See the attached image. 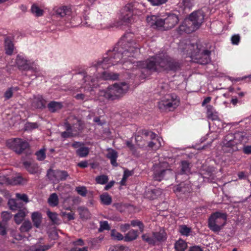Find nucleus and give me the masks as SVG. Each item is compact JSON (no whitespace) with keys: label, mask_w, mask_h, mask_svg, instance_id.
I'll return each instance as SVG.
<instances>
[{"label":"nucleus","mask_w":251,"mask_h":251,"mask_svg":"<svg viewBox=\"0 0 251 251\" xmlns=\"http://www.w3.org/2000/svg\"><path fill=\"white\" fill-rule=\"evenodd\" d=\"M133 38L132 33H126L112 50L107 51L106 56L94 64L95 68L105 70L120 63L124 69H132V75L141 79L152 72L176 73L181 70L182 61L171 57L166 52H159L145 61L136 62L133 58L139 54L140 46Z\"/></svg>","instance_id":"nucleus-1"},{"label":"nucleus","mask_w":251,"mask_h":251,"mask_svg":"<svg viewBox=\"0 0 251 251\" xmlns=\"http://www.w3.org/2000/svg\"><path fill=\"white\" fill-rule=\"evenodd\" d=\"M167 87L166 84L158 86V88L162 89L159 92L160 95H164L158 102V107L161 111H172L179 104V99L176 94L174 93L165 94L164 89Z\"/></svg>","instance_id":"nucleus-2"},{"label":"nucleus","mask_w":251,"mask_h":251,"mask_svg":"<svg viewBox=\"0 0 251 251\" xmlns=\"http://www.w3.org/2000/svg\"><path fill=\"white\" fill-rule=\"evenodd\" d=\"M128 89V85L125 82L119 84L115 83L105 90H100L98 95L99 97H103L107 100H114L123 96Z\"/></svg>","instance_id":"nucleus-3"},{"label":"nucleus","mask_w":251,"mask_h":251,"mask_svg":"<svg viewBox=\"0 0 251 251\" xmlns=\"http://www.w3.org/2000/svg\"><path fill=\"white\" fill-rule=\"evenodd\" d=\"M242 133H228L226 135L222 142V149L224 152L232 153L238 150V145L243 140Z\"/></svg>","instance_id":"nucleus-4"},{"label":"nucleus","mask_w":251,"mask_h":251,"mask_svg":"<svg viewBox=\"0 0 251 251\" xmlns=\"http://www.w3.org/2000/svg\"><path fill=\"white\" fill-rule=\"evenodd\" d=\"M227 215L225 213L216 211L209 216L207 226L209 229L215 233H218L226 224Z\"/></svg>","instance_id":"nucleus-5"},{"label":"nucleus","mask_w":251,"mask_h":251,"mask_svg":"<svg viewBox=\"0 0 251 251\" xmlns=\"http://www.w3.org/2000/svg\"><path fill=\"white\" fill-rule=\"evenodd\" d=\"M66 131L62 132L61 136L63 138H68L78 136L82 132L84 125L82 121L76 118H74V122L72 125L68 122L64 124Z\"/></svg>","instance_id":"nucleus-6"},{"label":"nucleus","mask_w":251,"mask_h":251,"mask_svg":"<svg viewBox=\"0 0 251 251\" xmlns=\"http://www.w3.org/2000/svg\"><path fill=\"white\" fill-rule=\"evenodd\" d=\"M15 64L20 71H31L33 74L29 75V77L31 79H34L39 75L38 69L33 67V64L27 60L24 55H17Z\"/></svg>","instance_id":"nucleus-7"},{"label":"nucleus","mask_w":251,"mask_h":251,"mask_svg":"<svg viewBox=\"0 0 251 251\" xmlns=\"http://www.w3.org/2000/svg\"><path fill=\"white\" fill-rule=\"evenodd\" d=\"M140 6L141 4L139 3H127L123 9L122 20L128 24L133 22V16L141 15L142 13V11L140 9Z\"/></svg>","instance_id":"nucleus-8"},{"label":"nucleus","mask_w":251,"mask_h":251,"mask_svg":"<svg viewBox=\"0 0 251 251\" xmlns=\"http://www.w3.org/2000/svg\"><path fill=\"white\" fill-rule=\"evenodd\" d=\"M189 46L191 50L189 54L197 60L198 63L205 65L210 62L211 51L208 50H203L201 52V50L197 44H191Z\"/></svg>","instance_id":"nucleus-9"},{"label":"nucleus","mask_w":251,"mask_h":251,"mask_svg":"<svg viewBox=\"0 0 251 251\" xmlns=\"http://www.w3.org/2000/svg\"><path fill=\"white\" fill-rule=\"evenodd\" d=\"M9 208L12 211H18V213L14 215L15 223L19 225L24 220L27 213L26 209L24 207L22 202L14 199H10L8 201Z\"/></svg>","instance_id":"nucleus-10"},{"label":"nucleus","mask_w":251,"mask_h":251,"mask_svg":"<svg viewBox=\"0 0 251 251\" xmlns=\"http://www.w3.org/2000/svg\"><path fill=\"white\" fill-rule=\"evenodd\" d=\"M6 145L9 149L18 154H22L24 151L29 148V145L27 141L19 138L7 140Z\"/></svg>","instance_id":"nucleus-11"},{"label":"nucleus","mask_w":251,"mask_h":251,"mask_svg":"<svg viewBox=\"0 0 251 251\" xmlns=\"http://www.w3.org/2000/svg\"><path fill=\"white\" fill-rule=\"evenodd\" d=\"M47 176L50 180L58 183L60 181L65 180L69 175L66 171L50 169L47 171Z\"/></svg>","instance_id":"nucleus-12"},{"label":"nucleus","mask_w":251,"mask_h":251,"mask_svg":"<svg viewBox=\"0 0 251 251\" xmlns=\"http://www.w3.org/2000/svg\"><path fill=\"white\" fill-rule=\"evenodd\" d=\"M192 165L187 160H182L180 162L177 171L176 173V179L178 182L180 181V176L185 175V178H188V175L191 174V167Z\"/></svg>","instance_id":"nucleus-13"},{"label":"nucleus","mask_w":251,"mask_h":251,"mask_svg":"<svg viewBox=\"0 0 251 251\" xmlns=\"http://www.w3.org/2000/svg\"><path fill=\"white\" fill-rule=\"evenodd\" d=\"M204 13L201 10L195 11L192 12L187 19L193 23V26L198 29L203 23L204 18Z\"/></svg>","instance_id":"nucleus-14"},{"label":"nucleus","mask_w":251,"mask_h":251,"mask_svg":"<svg viewBox=\"0 0 251 251\" xmlns=\"http://www.w3.org/2000/svg\"><path fill=\"white\" fill-rule=\"evenodd\" d=\"M193 23H191L190 20L185 19L183 22L179 26L177 31L180 34L183 33L189 34L197 30Z\"/></svg>","instance_id":"nucleus-15"},{"label":"nucleus","mask_w":251,"mask_h":251,"mask_svg":"<svg viewBox=\"0 0 251 251\" xmlns=\"http://www.w3.org/2000/svg\"><path fill=\"white\" fill-rule=\"evenodd\" d=\"M178 16L173 13H170L165 19V30L173 28L178 22Z\"/></svg>","instance_id":"nucleus-16"},{"label":"nucleus","mask_w":251,"mask_h":251,"mask_svg":"<svg viewBox=\"0 0 251 251\" xmlns=\"http://www.w3.org/2000/svg\"><path fill=\"white\" fill-rule=\"evenodd\" d=\"M192 190L191 185L190 181H182L176 185L174 188V192L176 193L185 194L190 193Z\"/></svg>","instance_id":"nucleus-17"},{"label":"nucleus","mask_w":251,"mask_h":251,"mask_svg":"<svg viewBox=\"0 0 251 251\" xmlns=\"http://www.w3.org/2000/svg\"><path fill=\"white\" fill-rule=\"evenodd\" d=\"M23 164L25 168L29 174L33 175L39 173L38 164L34 161H25Z\"/></svg>","instance_id":"nucleus-18"},{"label":"nucleus","mask_w":251,"mask_h":251,"mask_svg":"<svg viewBox=\"0 0 251 251\" xmlns=\"http://www.w3.org/2000/svg\"><path fill=\"white\" fill-rule=\"evenodd\" d=\"M51 246L50 245H41L36 243L30 246L27 247L25 251H47L51 248Z\"/></svg>","instance_id":"nucleus-19"},{"label":"nucleus","mask_w":251,"mask_h":251,"mask_svg":"<svg viewBox=\"0 0 251 251\" xmlns=\"http://www.w3.org/2000/svg\"><path fill=\"white\" fill-rule=\"evenodd\" d=\"M206 108V115L208 119L212 121H216L219 119L218 113L216 111L214 107L211 105H207Z\"/></svg>","instance_id":"nucleus-20"},{"label":"nucleus","mask_w":251,"mask_h":251,"mask_svg":"<svg viewBox=\"0 0 251 251\" xmlns=\"http://www.w3.org/2000/svg\"><path fill=\"white\" fill-rule=\"evenodd\" d=\"M56 14L60 17H63L66 16H70L72 13V10L70 6H61L55 10Z\"/></svg>","instance_id":"nucleus-21"},{"label":"nucleus","mask_w":251,"mask_h":251,"mask_svg":"<svg viewBox=\"0 0 251 251\" xmlns=\"http://www.w3.org/2000/svg\"><path fill=\"white\" fill-rule=\"evenodd\" d=\"M152 236L155 240V244L156 242H163L167 239L166 233L163 230H160L158 232H153Z\"/></svg>","instance_id":"nucleus-22"},{"label":"nucleus","mask_w":251,"mask_h":251,"mask_svg":"<svg viewBox=\"0 0 251 251\" xmlns=\"http://www.w3.org/2000/svg\"><path fill=\"white\" fill-rule=\"evenodd\" d=\"M170 173L171 171L169 170H155L154 172L153 177L154 180L161 181L164 178L167 174Z\"/></svg>","instance_id":"nucleus-23"},{"label":"nucleus","mask_w":251,"mask_h":251,"mask_svg":"<svg viewBox=\"0 0 251 251\" xmlns=\"http://www.w3.org/2000/svg\"><path fill=\"white\" fill-rule=\"evenodd\" d=\"M139 233L137 230L132 229L130 230L124 236L125 242H131L136 240L139 236Z\"/></svg>","instance_id":"nucleus-24"},{"label":"nucleus","mask_w":251,"mask_h":251,"mask_svg":"<svg viewBox=\"0 0 251 251\" xmlns=\"http://www.w3.org/2000/svg\"><path fill=\"white\" fill-rule=\"evenodd\" d=\"M106 157L110 160V163L113 166L117 167L118 166L117 163L118 153L116 151L113 149L110 150L106 155Z\"/></svg>","instance_id":"nucleus-25"},{"label":"nucleus","mask_w":251,"mask_h":251,"mask_svg":"<svg viewBox=\"0 0 251 251\" xmlns=\"http://www.w3.org/2000/svg\"><path fill=\"white\" fill-rule=\"evenodd\" d=\"M62 106L63 105L61 102L55 101H50L48 104V108L49 111L52 113L55 112L57 110L61 109Z\"/></svg>","instance_id":"nucleus-26"},{"label":"nucleus","mask_w":251,"mask_h":251,"mask_svg":"<svg viewBox=\"0 0 251 251\" xmlns=\"http://www.w3.org/2000/svg\"><path fill=\"white\" fill-rule=\"evenodd\" d=\"M187 248V243L180 238L176 241L174 245V248L176 251H184Z\"/></svg>","instance_id":"nucleus-27"},{"label":"nucleus","mask_w":251,"mask_h":251,"mask_svg":"<svg viewBox=\"0 0 251 251\" xmlns=\"http://www.w3.org/2000/svg\"><path fill=\"white\" fill-rule=\"evenodd\" d=\"M31 219L34 226L36 227H39L42 222V215L40 212H34L31 215Z\"/></svg>","instance_id":"nucleus-28"},{"label":"nucleus","mask_w":251,"mask_h":251,"mask_svg":"<svg viewBox=\"0 0 251 251\" xmlns=\"http://www.w3.org/2000/svg\"><path fill=\"white\" fill-rule=\"evenodd\" d=\"M14 50V45L12 41L9 38H6L5 39V53L10 55L13 53Z\"/></svg>","instance_id":"nucleus-29"},{"label":"nucleus","mask_w":251,"mask_h":251,"mask_svg":"<svg viewBox=\"0 0 251 251\" xmlns=\"http://www.w3.org/2000/svg\"><path fill=\"white\" fill-rule=\"evenodd\" d=\"M46 101L42 98L35 99L32 103V107L35 108H43L45 107Z\"/></svg>","instance_id":"nucleus-30"},{"label":"nucleus","mask_w":251,"mask_h":251,"mask_svg":"<svg viewBox=\"0 0 251 251\" xmlns=\"http://www.w3.org/2000/svg\"><path fill=\"white\" fill-rule=\"evenodd\" d=\"M119 75L118 73H113L104 71L102 73V77L105 80H117L119 78Z\"/></svg>","instance_id":"nucleus-31"},{"label":"nucleus","mask_w":251,"mask_h":251,"mask_svg":"<svg viewBox=\"0 0 251 251\" xmlns=\"http://www.w3.org/2000/svg\"><path fill=\"white\" fill-rule=\"evenodd\" d=\"M48 202L50 206L54 207L57 206L59 203V199L57 195L54 193L50 195Z\"/></svg>","instance_id":"nucleus-32"},{"label":"nucleus","mask_w":251,"mask_h":251,"mask_svg":"<svg viewBox=\"0 0 251 251\" xmlns=\"http://www.w3.org/2000/svg\"><path fill=\"white\" fill-rule=\"evenodd\" d=\"M89 153V149L84 145L76 151V154L80 157H85Z\"/></svg>","instance_id":"nucleus-33"},{"label":"nucleus","mask_w":251,"mask_h":251,"mask_svg":"<svg viewBox=\"0 0 251 251\" xmlns=\"http://www.w3.org/2000/svg\"><path fill=\"white\" fill-rule=\"evenodd\" d=\"M31 11L36 17H41L43 15L44 11L41 9L37 4L34 3L31 7Z\"/></svg>","instance_id":"nucleus-34"},{"label":"nucleus","mask_w":251,"mask_h":251,"mask_svg":"<svg viewBox=\"0 0 251 251\" xmlns=\"http://www.w3.org/2000/svg\"><path fill=\"white\" fill-rule=\"evenodd\" d=\"M178 231L182 235L188 236L192 232V229L186 225H182L179 226Z\"/></svg>","instance_id":"nucleus-35"},{"label":"nucleus","mask_w":251,"mask_h":251,"mask_svg":"<svg viewBox=\"0 0 251 251\" xmlns=\"http://www.w3.org/2000/svg\"><path fill=\"white\" fill-rule=\"evenodd\" d=\"M100 200L101 202L105 205H109L112 202V198L107 193L101 194L100 196Z\"/></svg>","instance_id":"nucleus-36"},{"label":"nucleus","mask_w":251,"mask_h":251,"mask_svg":"<svg viewBox=\"0 0 251 251\" xmlns=\"http://www.w3.org/2000/svg\"><path fill=\"white\" fill-rule=\"evenodd\" d=\"M47 214L53 224L57 225L59 224V219L56 213L48 211Z\"/></svg>","instance_id":"nucleus-37"},{"label":"nucleus","mask_w":251,"mask_h":251,"mask_svg":"<svg viewBox=\"0 0 251 251\" xmlns=\"http://www.w3.org/2000/svg\"><path fill=\"white\" fill-rule=\"evenodd\" d=\"M130 225L133 227H138L141 232H143L144 230L145 225L142 221L139 220H131Z\"/></svg>","instance_id":"nucleus-38"},{"label":"nucleus","mask_w":251,"mask_h":251,"mask_svg":"<svg viewBox=\"0 0 251 251\" xmlns=\"http://www.w3.org/2000/svg\"><path fill=\"white\" fill-rule=\"evenodd\" d=\"M141 238L142 240L147 243L150 245H155V240L153 239V237H151L149 233L143 234Z\"/></svg>","instance_id":"nucleus-39"},{"label":"nucleus","mask_w":251,"mask_h":251,"mask_svg":"<svg viewBox=\"0 0 251 251\" xmlns=\"http://www.w3.org/2000/svg\"><path fill=\"white\" fill-rule=\"evenodd\" d=\"M32 228V224L29 221H25L22 225L20 229L22 232H28Z\"/></svg>","instance_id":"nucleus-40"},{"label":"nucleus","mask_w":251,"mask_h":251,"mask_svg":"<svg viewBox=\"0 0 251 251\" xmlns=\"http://www.w3.org/2000/svg\"><path fill=\"white\" fill-rule=\"evenodd\" d=\"M108 181V177L107 176L102 175L98 176L96 177V181L100 184H105Z\"/></svg>","instance_id":"nucleus-41"},{"label":"nucleus","mask_w":251,"mask_h":251,"mask_svg":"<svg viewBox=\"0 0 251 251\" xmlns=\"http://www.w3.org/2000/svg\"><path fill=\"white\" fill-rule=\"evenodd\" d=\"M109 251H130V250L128 247L122 245L110 247Z\"/></svg>","instance_id":"nucleus-42"},{"label":"nucleus","mask_w":251,"mask_h":251,"mask_svg":"<svg viewBox=\"0 0 251 251\" xmlns=\"http://www.w3.org/2000/svg\"><path fill=\"white\" fill-rule=\"evenodd\" d=\"M77 193L82 197H86L87 194V190L85 186H78L75 188Z\"/></svg>","instance_id":"nucleus-43"},{"label":"nucleus","mask_w":251,"mask_h":251,"mask_svg":"<svg viewBox=\"0 0 251 251\" xmlns=\"http://www.w3.org/2000/svg\"><path fill=\"white\" fill-rule=\"evenodd\" d=\"M35 155L37 156V159L39 161L44 160L46 157V153L45 149H41L39 151H37L35 153Z\"/></svg>","instance_id":"nucleus-44"},{"label":"nucleus","mask_w":251,"mask_h":251,"mask_svg":"<svg viewBox=\"0 0 251 251\" xmlns=\"http://www.w3.org/2000/svg\"><path fill=\"white\" fill-rule=\"evenodd\" d=\"M2 221L1 222L6 223L12 217V215L10 212L3 211L1 215Z\"/></svg>","instance_id":"nucleus-45"},{"label":"nucleus","mask_w":251,"mask_h":251,"mask_svg":"<svg viewBox=\"0 0 251 251\" xmlns=\"http://www.w3.org/2000/svg\"><path fill=\"white\" fill-rule=\"evenodd\" d=\"M16 90L15 88H9L4 93V97L5 100H9L13 96V90Z\"/></svg>","instance_id":"nucleus-46"},{"label":"nucleus","mask_w":251,"mask_h":251,"mask_svg":"<svg viewBox=\"0 0 251 251\" xmlns=\"http://www.w3.org/2000/svg\"><path fill=\"white\" fill-rule=\"evenodd\" d=\"M7 223L0 222V235L5 236L7 234Z\"/></svg>","instance_id":"nucleus-47"},{"label":"nucleus","mask_w":251,"mask_h":251,"mask_svg":"<svg viewBox=\"0 0 251 251\" xmlns=\"http://www.w3.org/2000/svg\"><path fill=\"white\" fill-rule=\"evenodd\" d=\"M158 18V17L155 15H151L147 17V21L151 26H153L157 22Z\"/></svg>","instance_id":"nucleus-48"},{"label":"nucleus","mask_w":251,"mask_h":251,"mask_svg":"<svg viewBox=\"0 0 251 251\" xmlns=\"http://www.w3.org/2000/svg\"><path fill=\"white\" fill-rule=\"evenodd\" d=\"M110 226L108 225L107 221L101 222L100 223V227L99 229L100 232L104 230H109Z\"/></svg>","instance_id":"nucleus-49"},{"label":"nucleus","mask_w":251,"mask_h":251,"mask_svg":"<svg viewBox=\"0 0 251 251\" xmlns=\"http://www.w3.org/2000/svg\"><path fill=\"white\" fill-rule=\"evenodd\" d=\"M38 125L36 123H27L25 125V129L26 130H32L33 129L37 128Z\"/></svg>","instance_id":"nucleus-50"},{"label":"nucleus","mask_w":251,"mask_h":251,"mask_svg":"<svg viewBox=\"0 0 251 251\" xmlns=\"http://www.w3.org/2000/svg\"><path fill=\"white\" fill-rule=\"evenodd\" d=\"M111 236L119 241L124 240V236L121 233L118 232L114 231V230L112 231Z\"/></svg>","instance_id":"nucleus-51"},{"label":"nucleus","mask_w":251,"mask_h":251,"mask_svg":"<svg viewBox=\"0 0 251 251\" xmlns=\"http://www.w3.org/2000/svg\"><path fill=\"white\" fill-rule=\"evenodd\" d=\"M152 5L159 6L166 3L168 0H148Z\"/></svg>","instance_id":"nucleus-52"},{"label":"nucleus","mask_w":251,"mask_h":251,"mask_svg":"<svg viewBox=\"0 0 251 251\" xmlns=\"http://www.w3.org/2000/svg\"><path fill=\"white\" fill-rule=\"evenodd\" d=\"M154 25L157 27H162L165 30V19H162L158 17Z\"/></svg>","instance_id":"nucleus-53"},{"label":"nucleus","mask_w":251,"mask_h":251,"mask_svg":"<svg viewBox=\"0 0 251 251\" xmlns=\"http://www.w3.org/2000/svg\"><path fill=\"white\" fill-rule=\"evenodd\" d=\"M231 43L233 45H237L240 41V37L238 34H235L231 37Z\"/></svg>","instance_id":"nucleus-54"},{"label":"nucleus","mask_w":251,"mask_h":251,"mask_svg":"<svg viewBox=\"0 0 251 251\" xmlns=\"http://www.w3.org/2000/svg\"><path fill=\"white\" fill-rule=\"evenodd\" d=\"M16 197L18 199L17 200L19 201L22 200L26 203L28 201V199L27 196L26 194H21L19 193L16 194Z\"/></svg>","instance_id":"nucleus-55"},{"label":"nucleus","mask_w":251,"mask_h":251,"mask_svg":"<svg viewBox=\"0 0 251 251\" xmlns=\"http://www.w3.org/2000/svg\"><path fill=\"white\" fill-rule=\"evenodd\" d=\"M159 193H160L159 191L157 190L156 189H153V190H151V196H148V193H147L146 195H147V197L149 198L150 199L153 200L156 198L157 195H159Z\"/></svg>","instance_id":"nucleus-56"},{"label":"nucleus","mask_w":251,"mask_h":251,"mask_svg":"<svg viewBox=\"0 0 251 251\" xmlns=\"http://www.w3.org/2000/svg\"><path fill=\"white\" fill-rule=\"evenodd\" d=\"M73 245L75 246H82L84 245V241L81 238L78 239L77 240L73 242Z\"/></svg>","instance_id":"nucleus-57"},{"label":"nucleus","mask_w":251,"mask_h":251,"mask_svg":"<svg viewBox=\"0 0 251 251\" xmlns=\"http://www.w3.org/2000/svg\"><path fill=\"white\" fill-rule=\"evenodd\" d=\"M130 225L129 224H122L120 226V230L123 232H125L130 228Z\"/></svg>","instance_id":"nucleus-58"},{"label":"nucleus","mask_w":251,"mask_h":251,"mask_svg":"<svg viewBox=\"0 0 251 251\" xmlns=\"http://www.w3.org/2000/svg\"><path fill=\"white\" fill-rule=\"evenodd\" d=\"M62 216H66L68 218V220L70 221L72 220H74L75 219L74 217V214L72 213V212L67 213L66 212H62Z\"/></svg>","instance_id":"nucleus-59"},{"label":"nucleus","mask_w":251,"mask_h":251,"mask_svg":"<svg viewBox=\"0 0 251 251\" xmlns=\"http://www.w3.org/2000/svg\"><path fill=\"white\" fill-rule=\"evenodd\" d=\"M93 121L97 124L99 126H102L105 124V121H102L100 119V117H96L94 118Z\"/></svg>","instance_id":"nucleus-60"},{"label":"nucleus","mask_w":251,"mask_h":251,"mask_svg":"<svg viewBox=\"0 0 251 251\" xmlns=\"http://www.w3.org/2000/svg\"><path fill=\"white\" fill-rule=\"evenodd\" d=\"M181 4L184 6V9L189 8L191 6V0H182Z\"/></svg>","instance_id":"nucleus-61"},{"label":"nucleus","mask_w":251,"mask_h":251,"mask_svg":"<svg viewBox=\"0 0 251 251\" xmlns=\"http://www.w3.org/2000/svg\"><path fill=\"white\" fill-rule=\"evenodd\" d=\"M84 143L80 142L75 141L72 144V147L75 149H79L84 146Z\"/></svg>","instance_id":"nucleus-62"},{"label":"nucleus","mask_w":251,"mask_h":251,"mask_svg":"<svg viewBox=\"0 0 251 251\" xmlns=\"http://www.w3.org/2000/svg\"><path fill=\"white\" fill-rule=\"evenodd\" d=\"M88 247H84L82 248H79L77 247L72 248L70 251H88Z\"/></svg>","instance_id":"nucleus-63"},{"label":"nucleus","mask_w":251,"mask_h":251,"mask_svg":"<svg viewBox=\"0 0 251 251\" xmlns=\"http://www.w3.org/2000/svg\"><path fill=\"white\" fill-rule=\"evenodd\" d=\"M189 251H202V250L199 246H194L190 247Z\"/></svg>","instance_id":"nucleus-64"}]
</instances>
